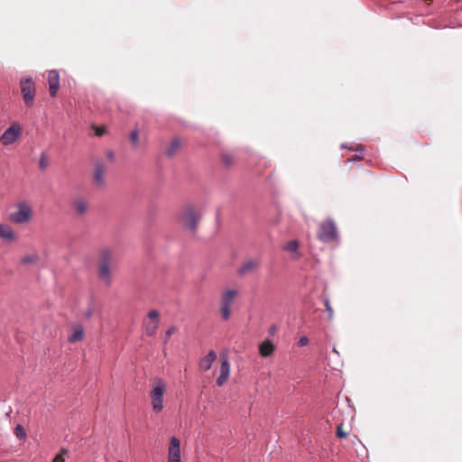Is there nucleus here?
<instances>
[{"label": "nucleus", "instance_id": "1", "mask_svg": "<svg viewBox=\"0 0 462 462\" xmlns=\"http://www.w3.org/2000/svg\"><path fill=\"white\" fill-rule=\"evenodd\" d=\"M115 251L109 247H103L98 253L97 278L106 287L113 282L112 268L116 264Z\"/></svg>", "mask_w": 462, "mask_h": 462}, {"label": "nucleus", "instance_id": "2", "mask_svg": "<svg viewBox=\"0 0 462 462\" xmlns=\"http://www.w3.org/2000/svg\"><path fill=\"white\" fill-rule=\"evenodd\" d=\"M200 210L192 205H188L183 208L180 216V225L189 231H195L200 220Z\"/></svg>", "mask_w": 462, "mask_h": 462}, {"label": "nucleus", "instance_id": "3", "mask_svg": "<svg viewBox=\"0 0 462 462\" xmlns=\"http://www.w3.org/2000/svg\"><path fill=\"white\" fill-rule=\"evenodd\" d=\"M166 392V384L161 378H155L152 382V389L150 393L152 410L159 413L163 410V395Z\"/></svg>", "mask_w": 462, "mask_h": 462}, {"label": "nucleus", "instance_id": "4", "mask_svg": "<svg viewBox=\"0 0 462 462\" xmlns=\"http://www.w3.org/2000/svg\"><path fill=\"white\" fill-rule=\"evenodd\" d=\"M237 296L238 291L235 289H226L222 291L220 296V314L224 320L229 319L232 305Z\"/></svg>", "mask_w": 462, "mask_h": 462}, {"label": "nucleus", "instance_id": "5", "mask_svg": "<svg viewBox=\"0 0 462 462\" xmlns=\"http://www.w3.org/2000/svg\"><path fill=\"white\" fill-rule=\"evenodd\" d=\"M318 238L324 243H331L337 240V229L336 224L331 219H328L319 225Z\"/></svg>", "mask_w": 462, "mask_h": 462}, {"label": "nucleus", "instance_id": "6", "mask_svg": "<svg viewBox=\"0 0 462 462\" xmlns=\"http://www.w3.org/2000/svg\"><path fill=\"white\" fill-rule=\"evenodd\" d=\"M32 217V209L26 203H19L16 210L9 215V220L17 225L27 224Z\"/></svg>", "mask_w": 462, "mask_h": 462}, {"label": "nucleus", "instance_id": "7", "mask_svg": "<svg viewBox=\"0 0 462 462\" xmlns=\"http://www.w3.org/2000/svg\"><path fill=\"white\" fill-rule=\"evenodd\" d=\"M21 92L27 106H32L35 97V87L32 78H23L20 81Z\"/></svg>", "mask_w": 462, "mask_h": 462}, {"label": "nucleus", "instance_id": "8", "mask_svg": "<svg viewBox=\"0 0 462 462\" xmlns=\"http://www.w3.org/2000/svg\"><path fill=\"white\" fill-rule=\"evenodd\" d=\"M160 313L156 310H150L147 319L143 320V328L146 336L152 337L159 328Z\"/></svg>", "mask_w": 462, "mask_h": 462}, {"label": "nucleus", "instance_id": "9", "mask_svg": "<svg viewBox=\"0 0 462 462\" xmlns=\"http://www.w3.org/2000/svg\"><path fill=\"white\" fill-rule=\"evenodd\" d=\"M22 134V128L19 124L13 123L0 137V141L4 145H10L15 143Z\"/></svg>", "mask_w": 462, "mask_h": 462}, {"label": "nucleus", "instance_id": "10", "mask_svg": "<svg viewBox=\"0 0 462 462\" xmlns=\"http://www.w3.org/2000/svg\"><path fill=\"white\" fill-rule=\"evenodd\" d=\"M168 462H181L180 442L176 437H172L170 440L168 449Z\"/></svg>", "mask_w": 462, "mask_h": 462}, {"label": "nucleus", "instance_id": "11", "mask_svg": "<svg viewBox=\"0 0 462 462\" xmlns=\"http://www.w3.org/2000/svg\"><path fill=\"white\" fill-rule=\"evenodd\" d=\"M48 84L50 95L51 97H55L60 88V75L56 70H51L48 73Z\"/></svg>", "mask_w": 462, "mask_h": 462}, {"label": "nucleus", "instance_id": "12", "mask_svg": "<svg viewBox=\"0 0 462 462\" xmlns=\"http://www.w3.org/2000/svg\"><path fill=\"white\" fill-rule=\"evenodd\" d=\"M230 363L226 357L222 358L220 365V374L217 378V384L222 386L229 378Z\"/></svg>", "mask_w": 462, "mask_h": 462}, {"label": "nucleus", "instance_id": "13", "mask_svg": "<svg viewBox=\"0 0 462 462\" xmlns=\"http://www.w3.org/2000/svg\"><path fill=\"white\" fill-rule=\"evenodd\" d=\"M106 172V166L102 162H97L95 166L94 181L97 186L103 187L105 185Z\"/></svg>", "mask_w": 462, "mask_h": 462}, {"label": "nucleus", "instance_id": "14", "mask_svg": "<svg viewBox=\"0 0 462 462\" xmlns=\"http://www.w3.org/2000/svg\"><path fill=\"white\" fill-rule=\"evenodd\" d=\"M260 263L258 260H247L237 270V273L244 276L249 273H253L258 269Z\"/></svg>", "mask_w": 462, "mask_h": 462}, {"label": "nucleus", "instance_id": "15", "mask_svg": "<svg viewBox=\"0 0 462 462\" xmlns=\"http://www.w3.org/2000/svg\"><path fill=\"white\" fill-rule=\"evenodd\" d=\"M0 238L6 242H14L17 236L10 226L0 224Z\"/></svg>", "mask_w": 462, "mask_h": 462}, {"label": "nucleus", "instance_id": "16", "mask_svg": "<svg viewBox=\"0 0 462 462\" xmlns=\"http://www.w3.org/2000/svg\"><path fill=\"white\" fill-rule=\"evenodd\" d=\"M72 207L78 216H84L88 210V202L82 198H78L74 199Z\"/></svg>", "mask_w": 462, "mask_h": 462}, {"label": "nucleus", "instance_id": "17", "mask_svg": "<svg viewBox=\"0 0 462 462\" xmlns=\"http://www.w3.org/2000/svg\"><path fill=\"white\" fill-rule=\"evenodd\" d=\"M84 337V328L79 324H75L71 327V334L68 341L71 344L81 341Z\"/></svg>", "mask_w": 462, "mask_h": 462}, {"label": "nucleus", "instance_id": "18", "mask_svg": "<svg viewBox=\"0 0 462 462\" xmlns=\"http://www.w3.org/2000/svg\"><path fill=\"white\" fill-rule=\"evenodd\" d=\"M217 359V354L214 350L208 352V354L200 359L199 361V368L203 371H208L210 369L212 364Z\"/></svg>", "mask_w": 462, "mask_h": 462}, {"label": "nucleus", "instance_id": "19", "mask_svg": "<svg viewBox=\"0 0 462 462\" xmlns=\"http://www.w3.org/2000/svg\"><path fill=\"white\" fill-rule=\"evenodd\" d=\"M275 350V346L273 343L266 339L263 343L259 345V353L263 357H269L271 356Z\"/></svg>", "mask_w": 462, "mask_h": 462}, {"label": "nucleus", "instance_id": "20", "mask_svg": "<svg viewBox=\"0 0 462 462\" xmlns=\"http://www.w3.org/2000/svg\"><path fill=\"white\" fill-rule=\"evenodd\" d=\"M39 262H40V255L36 252L24 254L20 259V263L22 265L37 264Z\"/></svg>", "mask_w": 462, "mask_h": 462}, {"label": "nucleus", "instance_id": "21", "mask_svg": "<svg viewBox=\"0 0 462 462\" xmlns=\"http://www.w3.org/2000/svg\"><path fill=\"white\" fill-rule=\"evenodd\" d=\"M283 249L285 251H288V252H291V253H294L296 255H295V258H299L300 257V253L298 251L299 249V242L297 240H291L288 243H286L283 246Z\"/></svg>", "mask_w": 462, "mask_h": 462}, {"label": "nucleus", "instance_id": "22", "mask_svg": "<svg viewBox=\"0 0 462 462\" xmlns=\"http://www.w3.org/2000/svg\"><path fill=\"white\" fill-rule=\"evenodd\" d=\"M180 147V142L178 138L173 139L166 149V153L169 156H173Z\"/></svg>", "mask_w": 462, "mask_h": 462}, {"label": "nucleus", "instance_id": "23", "mask_svg": "<svg viewBox=\"0 0 462 462\" xmlns=\"http://www.w3.org/2000/svg\"><path fill=\"white\" fill-rule=\"evenodd\" d=\"M221 161L225 167L230 168L235 164L236 159L232 153L225 152L221 154Z\"/></svg>", "mask_w": 462, "mask_h": 462}, {"label": "nucleus", "instance_id": "24", "mask_svg": "<svg viewBox=\"0 0 462 462\" xmlns=\"http://www.w3.org/2000/svg\"><path fill=\"white\" fill-rule=\"evenodd\" d=\"M69 451L67 448H61L60 452L55 456L52 462H65L64 456L68 455Z\"/></svg>", "mask_w": 462, "mask_h": 462}, {"label": "nucleus", "instance_id": "25", "mask_svg": "<svg viewBox=\"0 0 462 462\" xmlns=\"http://www.w3.org/2000/svg\"><path fill=\"white\" fill-rule=\"evenodd\" d=\"M14 433L19 439H23L26 437V432L23 427L20 424L16 425L14 429Z\"/></svg>", "mask_w": 462, "mask_h": 462}, {"label": "nucleus", "instance_id": "26", "mask_svg": "<svg viewBox=\"0 0 462 462\" xmlns=\"http://www.w3.org/2000/svg\"><path fill=\"white\" fill-rule=\"evenodd\" d=\"M336 435L339 439H345L348 436V432L344 430L343 424L340 423L337 427Z\"/></svg>", "mask_w": 462, "mask_h": 462}, {"label": "nucleus", "instance_id": "27", "mask_svg": "<svg viewBox=\"0 0 462 462\" xmlns=\"http://www.w3.org/2000/svg\"><path fill=\"white\" fill-rule=\"evenodd\" d=\"M93 129L95 131V134L97 136H102L106 134V126L102 125V126H98V125H93Z\"/></svg>", "mask_w": 462, "mask_h": 462}, {"label": "nucleus", "instance_id": "28", "mask_svg": "<svg viewBox=\"0 0 462 462\" xmlns=\"http://www.w3.org/2000/svg\"><path fill=\"white\" fill-rule=\"evenodd\" d=\"M138 136H139V134H138V131L137 130H134L132 132L131 134V136H130V139H131V142L134 143V144H136L137 142H138Z\"/></svg>", "mask_w": 462, "mask_h": 462}, {"label": "nucleus", "instance_id": "29", "mask_svg": "<svg viewBox=\"0 0 462 462\" xmlns=\"http://www.w3.org/2000/svg\"><path fill=\"white\" fill-rule=\"evenodd\" d=\"M325 306H326V310L328 312V317H329V319H331L333 316V310H332L328 300L325 301Z\"/></svg>", "mask_w": 462, "mask_h": 462}, {"label": "nucleus", "instance_id": "30", "mask_svg": "<svg viewBox=\"0 0 462 462\" xmlns=\"http://www.w3.org/2000/svg\"><path fill=\"white\" fill-rule=\"evenodd\" d=\"M308 343H309V338H308L307 337H305V336H304V337H301L299 339V342H298V344H299V346H307V345H308Z\"/></svg>", "mask_w": 462, "mask_h": 462}, {"label": "nucleus", "instance_id": "31", "mask_svg": "<svg viewBox=\"0 0 462 462\" xmlns=\"http://www.w3.org/2000/svg\"><path fill=\"white\" fill-rule=\"evenodd\" d=\"M176 331V328L175 327H171L167 331H166V340H168L172 334H174Z\"/></svg>", "mask_w": 462, "mask_h": 462}, {"label": "nucleus", "instance_id": "32", "mask_svg": "<svg viewBox=\"0 0 462 462\" xmlns=\"http://www.w3.org/2000/svg\"><path fill=\"white\" fill-rule=\"evenodd\" d=\"M277 329H278V328H277V326H276V325H272V326L269 328V329H268V333H269V335H271V336H274V335H275V333L277 332Z\"/></svg>", "mask_w": 462, "mask_h": 462}, {"label": "nucleus", "instance_id": "33", "mask_svg": "<svg viewBox=\"0 0 462 462\" xmlns=\"http://www.w3.org/2000/svg\"><path fill=\"white\" fill-rule=\"evenodd\" d=\"M91 316H92V311L91 310L86 311V313H85V317L86 318H90Z\"/></svg>", "mask_w": 462, "mask_h": 462}, {"label": "nucleus", "instance_id": "34", "mask_svg": "<svg viewBox=\"0 0 462 462\" xmlns=\"http://www.w3.org/2000/svg\"><path fill=\"white\" fill-rule=\"evenodd\" d=\"M41 167H42V168L44 167V162H43V160H42V161H41Z\"/></svg>", "mask_w": 462, "mask_h": 462}, {"label": "nucleus", "instance_id": "35", "mask_svg": "<svg viewBox=\"0 0 462 462\" xmlns=\"http://www.w3.org/2000/svg\"><path fill=\"white\" fill-rule=\"evenodd\" d=\"M360 159H361V158H360V157H358V156H356V157L354 158V160H355V161H356V160H360Z\"/></svg>", "mask_w": 462, "mask_h": 462}, {"label": "nucleus", "instance_id": "36", "mask_svg": "<svg viewBox=\"0 0 462 462\" xmlns=\"http://www.w3.org/2000/svg\"><path fill=\"white\" fill-rule=\"evenodd\" d=\"M117 462H123L122 460H118Z\"/></svg>", "mask_w": 462, "mask_h": 462}]
</instances>
